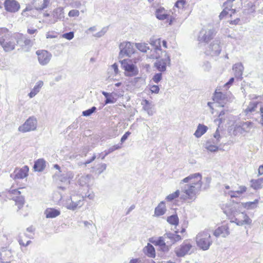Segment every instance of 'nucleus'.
Returning a JSON list of instances; mask_svg holds the SVG:
<instances>
[{"label":"nucleus","instance_id":"864d4df0","mask_svg":"<svg viewBox=\"0 0 263 263\" xmlns=\"http://www.w3.org/2000/svg\"><path fill=\"white\" fill-rule=\"evenodd\" d=\"M62 37L63 38L66 39L68 40H70L73 38L74 33L73 32H69L65 33L62 35Z\"/></svg>","mask_w":263,"mask_h":263},{"label":"nucleus","instance_id":"680f3d73","mask_svg":"<svg viewBox=\"0 0 263 263\" xmlns=\"http://www.w3.org/2000/svg\"><path fill=\"white\" fill-rule=\"evenodd\" d=\"M247 6L250 8V13H253L255 11V5L252 3H249Z\"/></svg>","mask_w":263,"mask_h":263},{"label":"nucleus","instance_id":"5fc2aeb1","mask_svg":"<svg viewBox=\"0 0 263 263\" xmlns=\"http://www.w3.org/2000/svg\"><path fill=\"white\" fill-rule=\"evenodd\" d=\"M202 68L204 71H209L211 68V65L209 62H204L202 65Z\"/></svg>","mask_w":263,"mask_h":263},{"label":"nucleus","instance_id":"13d9d810","mask_svg":"<svg viewBox=\"0 0 263 263\" xmlns=\"http://www.w3.org/2000/svg\"><path fill=\"white\" fill-rule=\"evenodd\" d=\"M63 175H65V177L69 180L70 179L73 178L74 175L71 172H63Z\"/></svg>","mask_w":263,"mask_h":263},{"label":"nucleus","instance_id":"f03ea898","mask_svg":"<svg viewBox=\"0 0 263 263\" xmlns=\"http://www.w3.org/2000/svg\"><path fill=\"white\" fill-rule=\"evenodd\" d=\"M0 45L5 52H10L15 49V44L7 28H3L0 30Z\"/></svg>","mask_w":263,"mask_h":263},{"label":"nucleus","instance_id":"dca6fc26","mask_svg":"<svg viewBox=\"0 0 263 263\" xmlns=\"http://www.w3.org/2000/svg\"><path fill=\"white\" fill-rule=\"evenodd\" d=\"M4 7L7 11L12 13L18 11L20 9V4L15 0H6Z\"/></svg>","mask_w":263,"mask_h":263},{"label":"nucleus","instance_id":"09e8293b","mask_svg":"<svg viewBox=\"0 0 263 263\" xmlns=\"http://www.w3.org/2000/svg\"><path fill=\"white\" fill-rule=\"evenodd\" d=\"M186 4L185 0H178L175 4V7L179 9H183Z\"/></svg>","mask_w":263,"mask_h":263},{"label":"nucleus","instance_id":"4be33fe9","mask_svg":"<svg viewBox=\"0 0 263 263\" xmlns=\"http://www.w3.org/2000/svg\"><path fill=\"white\" fill-rule=\"evenodd\" d=\"M161 40L160 39H156L154 37H153L150 39V44L154 46L155 51L156 52L157 55H154L153 58H155L156 59L158 58L159 56V53L158 52L161 51Z\"/></svg>","mask_w":263,"mask_h":263},{"label":"nucleus","instance_id":"7ed1b4c3","mask_svg":"<svg viewBox=\"0 0 263 263\" xmlns=\"http://www.w3.org/2000/svg\"><path fill=\"white\" fill-rule=\"evenodd\" d=\"M196 240L198 247L204 251L209 249L213 242L208 230L199 233L196 236Z\"/></svg>","mask_w":263,"mask_h":263},{"label":"nucleus","instance_id":"b1692460","mask_svg":"<svg viewBox=\"0 0 263 263\" xmlns=\"http://www.w3.org/2000/svg\"><path fill=\"white\" fill-rule=\"evenodd\" d=\"M143 109L149 116H153L154 114L153 105L148 100L145 99L141 102Z\"/></svg>","mask_w":263,"mask_h":263},{"label":"nucleus","instance_id":"a18cd8bd","mask_svg":"<svg viewBox=\"0 0 263 263\" xmlns=\"http://www.w3.org/2000/svg\"><path fill=\"white\" fill-rule=\"evenodd\" d=\"M107 165L105 163L100 164L96 170V172L100 175L106 169Z\"/></svg>","mask_w":263,"mask_h":263},{"label":"nucleus","instance_id":"bb28decb","mask_svg":"<svg viewBox=\"0 0 263 263\" xmlns=\"http://www.w3.org/2000/svg\"><path fill=\"white\" fill-rule=\"evenodd\" d=\"M166 211L165 204L164 201L160 202L155 209V216L159 217L164 215Z\"/></svg>","mask_w":263,"mask_h":263},{"label":"nucleus","instance_id":"c85d7f7f","mask_svg":"<svg viewBox=\"0 0 263 263\" xmlns=\"http://www.w3.org/2000/svg\"><path fill=\"white\" fill-rule=\"evenodd\" d=\"M78 183L81 186H87L91 179L90 175H82L79 176Z\"/></svg>","mask_w":263,"mask_h":263},{"label":"nucleus","instance_id":"8fccbe9b","mask_svg":"<svg viewBox=\"0 0 263 263\" xmlns=\"http://www.w3.org/2000/svg\"><path fill=\"white\" fill-rule=\"evenodd\" d=\"M162 79V73L161 72L160 73H156L153 77V81L155 83H158Z\"/></svg>","mask_w":263,"mask_h":263},{"label":"nucleus","instance_id":"338daca9","mask_svg":"<svg viewBox=\"0 0 263 263\" xmlns=\"http://www.w3.org/2000/svg\"><path fill=\"white\" fill-rule=\"evenodd\" d=\"M82 6V3L80 1H77L72 3V6L73 8H79Z\"/></svg>","mask_w":263,"mask_h":263},{"label":"nucleus","instance_id":"2eb2a0df","mask_svg":"<svg viewBox=\"0 0 263 263\" xmlns=\"http://www.w3.org/2000/svg\"><path fill=\"white\" fill-rule=\"evenodd\" d=\"M38 56V61L42 65L47 64L51 57V54L46 50H38L36 51Z\"/></svg>","mask_w":263,"mask_h":263},{"label":"nucleus","instance_id":"a19ab883","mask_svg":"<svg viewBox=\"0 0 263 263\" xmlns=\"http://www.w3.org/2000/svg\"><path fill=\"white\" fill-rule=\"evenodd\" d=\"M221 138V137L219 134L218 128H217L214 134V139H212L213 143L215 144H218L220 142Z\"/></svg>","mask_w":263,"mask_h":263},{"label":"nucleus","instance_id":"0eeeda50","mask_svg":"<svg viewBox=\"0 0 263 263\" xmlns=\"http://www.w3.org/2000/svg\"><path fill=\"white\" fill-rule=\"evenodd\" d=\"M37 123V121L35 117H30L23 125L19 126L18 130L22 133L35 130L36 128Z\"/></svg>","mask_w":263,"mask_h":263},{"label":"nucleus","instance_id":"20e7f679","mask_svg":"<svg viewBox=\"0 0 263 263\" xmlns=\"http://www.w3.org/2000/svg\"><path fill=\"white\" fill-rule=\"evenodd\" d=\"M216 31L213 26L211 25L204 26L200 31L198 41L199 43H207L214 37Z\"/></svg>","mask_w":263,"mask_h":263},{"label":"nucleus","instance_id":"de8ad7c7","mask_svg":"<svg viewBox=\"0 0 263 263\" xmlns=\"http://www.w3.org/2000/svg\"><path fill=\"white\" fill-rule=\"evenodd\" d=\"M63 172H62V173H61L60 174L59 173H55V176H57L58 177V179L61 181V182H67V183H69V180H68L67 178L65 177V175H63Z\"/></svg>","mask_w":263,"mask_h":263},{"label":"nucleus","instance_id":"49530a36","mask_svg":"<svg viewBox=\"0 0 263 263\" xmlns=\"http://www.w3.org/2000/svg\"><path fill=\"white\" fill-rule=\"evenodd\" d=\"M121 146L119 144L115 145L110 147L107 151H105V156L108 155L109 154L113 152L115 150L120 149Z\"/></svg>","mask_w":263,"mask_h":263},{"label":"nucleus","instance_id":"79ce46f5","mask_svg":"<svg viewBox=\"0 0 263 263\" xmlns=\"http://www.w3.org/2000/svg\"><path fill=\"white\" fill-rule=\"evenodd\" d=\"M96 110L97 108L95 106H93L90 109L83 111L82 112V115L85 117H88L93 112H96Z\"/></svg>","mask_w":263,"mask_h":263},{"label":"nucleus","instance_id":"393cba45","mask_svg":"<svg viewBox=\"0 0 263 263\" xmlns=\"http://www.w3.org/2000/svg\"><path fill=\"white\" fill-rule=\"evenodd\" d=\"M253 123L250 121L240 122L239 125H236L237 128L241 129L240 133L249 132L252 127Z\"/></svg>","mask_w":263,"mask_h":263},{"label":"nucleus","instance_id":"bf43d9fd","mask_svg":"<svg viewBox=\"0 0 263 263\" xmlns=\"http://www.w3.org/2000/svg\"><path fill=\"white\" fill-rule=\"evenodd\" d=\"M159 87L158 85H153L151 87V91L152 93H158L159 92Z\"/></svg>","mask_w":263,"mask_h":263},{"label":"nucleus","instance_id":"052dcab7","mask_svg":"<svg viewBox=\"0 0 263 263\" xmlns=\"http://www.w3.org/2000/svg\"><path fill=\"white\" fill-rule=\"evenodd\" d=\"M131 134V133L129 131L126 132L121 137V143H123L128 137V136Z\"/></svg>","mask_w":263,"mask_h":263},{"label":"nucleus","instance_id":"37998d69","mask_svg":"<svg viewBox=\"0 0 263 263\" xmlns=\"http://www.w3.org/2000/svg\"><path fill=\"white\" fill-rule=\"evenodd\" d=\"M179 194H180V191L179 190H177L174 193L168 195L166 197V199L168 201H171L173 200V199L178 197L179 195Z\"/></svg>","mask_w":263,"mask_h":263},{"label":"nucleus","instance_id":"1a4fd4ad","mask_svg":"<svg viewBox=\"0 0 263 263\" xmlns=\"http://www.w3.org/2000/svg\"><path fill=\"white\" fill-rule=\"evenodd\" d=\"M15 39L17 44L25 51H28L32 46L31 40L22 34H17Z\"/></svg>","mask_w":263,"mask_h":263},{"label":"nucleus","instance_id":"6ab92c4d","mask_svg":"<svg viewBox=\"0 0 263 263\" xmlns=\"http://www.w3.org/2000/svg\"><path fill=\"white\" fill-rule=\"evenodd\" d=\"M213 234L216 237H226L230 234L229 227L228 224H223L219 227L214 231Z\"/></svg>","mask_w":263,"mask_h":263},{"label":"nucleus","instance_id":"c756f323","mask_svg":"<svg viewBox=\"0 0 263 263\" xmlns=\"http://www.w3.org/2000/svg\"><path fill=\"white\" fill-rule=\"evenodd\" d=\"M45 161L43 159H39L34 162L33 168L35 171L42 172L45 167Z\"/></svg>","mask_w":263,"mask_h":263},{"label":"nucleus","instance_id":"aec40b11","mask_svg":"<svg viewBox=\"0 0 263 263\" xmlns=\"http://www.w3.org/2000/svg\"><path fill=\"white\" fill-rule=\"evenodd\" d=\"M155 15L157 19L161 21L168 19L170 16L168 11L163 7H160L156 9Z\"/></svg>","mask_w":263,"mask_h":263},{"label":"nucleus","instance_id":"3c124183","mask_svg":"<svg viewBox=\"0 0 263 263\" xmlns=\"http://www.w3.org/2000/svg\"><path fill=\"white\" fill-rule=\"evenodd\" d=\"M107 30H108V27H105L103 28L100 31L96 33L94 35V36L95 37H100L102 36L103 35H104L105 34V33L107 31Z\"/></svg>","mask_w":263,"mask_h":263},{"label":"nucleus","instance_id":"c9c22d12","mask_svg":"<svg viewBox=\"0 0 263 263\" xmlns=\"http://www.w3.org/2000/svg\"><path fill=\"white\" fill-rule=\"evenodd\" d=\"M144 250L148 257H155V250L152 245L148 243L147 246L144 248Z\"/></svg>","mask_w":263,"mask_h":263},{"label":"nucleus","instance_id":"423d86ee","mask_svg":"<svg viewBox=\"0 0 263 263\" xmlns=\"http://www.w3.org/2000/svg\"><path fill=\"white\" fill-rule=\"evenodd\" d=\"M83 197L79 195H73L67 199L65 204V206L71 210H75L77 208L81 207L83 204Z\"/></svg>","mask_w":263,"mask_h":263},{"label":"nucleus","instance_id":"f8f14e48","mask_svg":"<svg viewBox=\"0 0 263 263\" xmlns=\"http://www.w3.org/2000/svg\"><path fill=\"white\" fill-rule=\"evenodd\" d=\"M192 248V246L191 243L184 241L180 246L175 248V252L178 257H183L190 253Z\"/></svg>","mask_w":263,"mask_h":263},{"label":"nucleus","instance_id":"4468645a","mask_svg":"<svg viewBox=\"0 0 263 263\" xmlns=\"http://www.w3.org/2000/svg\"><path fill=\"white\" fill-rule=\"evenodd\" d=\"M28 166L25 165L21 168H16L13 173L10 175V177L14 179H24L28 176Z\"/></svg>","mask_w":263,"mask_h":263},{"label":"nucleus","instance_id":"9d476101","mask_svg":"<svg viewBox=\"0 0 263 263\" xmlns=\"http://www.w3.org/2000/svg\"><path fill=\"white\" fill-rule=\"evenodd\" d=\"M52 18L46 20L45 22L48 24H53L55 23L58 20L64 18V9L60 7L54 9L51 14Z\"/></svg>","mask_w":263,"mask_h":263},{"label":"nucleus","instance_id":"c03bdc74","mask_svg":"<svg viewBox=\"0 0 263 263\" xmlns=\"http://www.w3.org/2000/svg\"><path fill=\"white\" fill-rule=\"evenodd\" d=\"M43 86V82L42 81H39L36 83L35 85L32 89V90L36 93H37L40 91L41 88Z\"/></svg>","mask_w":263,"mask_h":263},{"label":"nucleus","instance_id":"774afa93","mask_svg":"<svg viewBox=\"0 0 263 263\" xmlns=\"http://www.w3.org/2000/svg\"><path fill=\"white\" fill-rule=\"evenodd\" d=\"M226 113V111L225 110H221L220 113H219V120L220 121V123H222L223 122V121L224 120V119H223L222 116H223Z\"/></svg>","mask_w":263,"mask_h":263},{"label":"nucleus","instance_id":"e433bc0d","mask_svg":"<svg viewBox=\"0 0 263 263\" xmlns=\"http://www.w3.org/2000/svg\"><path fill=\"white\" fill-rule=\"evenodd\" d=\"M258 104V102H251L245 109V112L248 114L254 111L257 108Z\"/></svg>","mask_w":263,"mask_h":263},{"label":"nucleus","instance_id":"4d7b16f0","mask_svg":"<svg viewBox=\"0 0 263 263\" xmlns=\"http://www.w3.org/2000/svg\"><path fill=\"white\" fill-rule=\"evenodd\" d=\"M116 101V100L114 97H112V93L110 95V96H108L107 98L106 99L105 101V104H107L109 103H114Z\"/></svg>","mask_w":263,"mask_h":263},{"label":"nucleus","instance_id":"a211bd4d","mask_svg":"<svg viewBox=\"0 0 263 263\" xmlns=\"http://www.w3.org/2000/svg\"><path fill=\"white\" fill-rule=\"evenodd\" d=\"M231 222H235L238 226H242L244 224H250L252 222V220L249 217L243 212L240 213L237 217L235 218Z\"/></svg>","mask_w":263,"mask_h":263},{"label":"nucleus","instance_id":"9b49d317","mask_svg":"<svg viewBox=\"0 0 263 263\" xmlns=\"http://www.w3.org/2000/svg\"><path fill=\"white\" fill-rule=\"evenodd\" d=\"M220 42L218 39L214 40L210 45L209 49L206 50V53L211 56H217L221 51L220 45Z\"/></svg>","mask_w":263,"mask_h":263},{"label":"nucleus","instance_id":"f257e3e1","mask_svg":"<svg viewBox=\"0 0 263 263\" xmlns=\"http://www.w3.org/2000/svg\"><path fill=\"white\" fill-rule=\"evenodd\" d=\"M202 176L199 173L191 174L180 182L181 192L183 194L181 198L183 200H195L196 195L201 190Z\"/></svg>","mask_w":263,"mask_h":263},{"label":"nucleus","instance_id":"412c9836","mask_svg":"<svg viewBox=\"0 0 263 263\" xmlns=\"http://www.w3.org/2000/svg\"><path fill=\"white\" fill-rule=\"evenodd\" d=\"M213 100L217 102L218 106L224 107L227 98L226 97V95L223 94L221 92L216 91L214 96Z\"/></svg>","mask_w":263,"mask_h":263},{"label":"nucleus","instance_id":"4c0bfd02","mask_svg":"<svg viewBox=\"0 0 263 263\" xmlns=\"http://www.w3.org/2000/svg\"><path fill=\"white\" fill-rule=\"evenodd\" d=\"M167 221L171 224L177 226L179 223V218L177 215H172L167 218Z\"/></svg>","mask_w":263,"mask_h":263},{"label":"nucleus","instance_id":"cd10ccee","mask_svg":"<svg viewBox=\"0 0 263 263\" xmlns=\"http://www.w3.org/2000/svg\"><path fill=\"white\" fill-rule=\"evenodd\" d=\"M47 218H53L60 215L61 212L58 209L54 208H48L44 212Z\"/></svg>","mask_w":263,"mask_h":263},{"label":"nucleus","instance_id":"a878e982","mask_svg":"<svg viewBox=\"0 0 263 263\" xmlns=\"http://www.w3.org/2000/svg\"><path fill=\"white\" fill-rule=\"evenodd\" d=\"M243 66L242 63H238L235 64L233 66V70L234 71L235 77L238 78H242L241 76L243 71Z\"/></svg>","mask_w":263,"mask_h":263},{"label":"nucleus","instance_id":"7c9ffc66","mask_svg":"<svg viewBox=\"0 0 263 263\" xmlns=\"http://www.w3.org/2000/svg\"><path fill=\"white\" fill-rule=\"evenodd\" d=\"M258 203L259 200L255 199L253 201L242 202L241 203V205L242 206H243L245 209H247V210H253L257 207Z\"/></svg>","mask_w":263,"mask_h":263},{"label":"nucleus","instance_id":"473e14b6","mask_svg":"<svg viewBox=\"0 0 263 263\" xmlns=\"http://www.w3.org/2000/svg\"><path fill=\"white\" fill-rule=\"evenodd\" d=\"M164 237L171 240L172 243H174L181 239V237L176 234L172 233H166L164 234Z\"/></svg>","mask_w":263,"mask_h":263},{"label":"nucleus","instance_id":"6e6552de","mask_svg":"<svg viewBox=\"0 0 263 263\" xmlns=\"http://www.w3.org/2000/svg\"><path fill=\"white\" fill-rule=\"evenodd\" d=\"M120 53L119 58H123L125 56L130 57L135 52L133 44L129 42H124L121 43L119 46Z\"/></svg>","mask_w":263,"mask_h":263},{"label":"nucleus","instance_id":"f3484780","mask_svg":"<svg viewBox=\"0 0 263 263\" xmlns=\"http://www.w3.org/2000/svg\"><path fill=\"white\" fill-rule=\"evenodd\" d=\"M12 257L10 250L6 248H0V263H10Z\"/></svg>","mask_w":263,"mask_h":263},{"label":"nucleus","instance_id":"58836bf2","mask_svg":"<svg viewBox=\"0 0 263 263\" xmlns=\"http://www.w3.org/2000/svg\"><path fill=\"white\" fill-rule=\"evenodd\" d=\"M136 48L142 52H146L149 49V46L147 44L143 43H136L135 44Z\"/></svg>","mask_w":263,"mask_h":263},{"label":"nucleus","instance_id":"e2e57ef3","mask_svg":"<svg viewBox=\"0 0 263 263\" xmlns=\"http://www.w3.org/2000/svg\"><path fill=\"white\" fill-rule=\"evenodd\" d=\"M226 8H227V7H225V9L223 10V11L220 13L219 15V17L220 20H222L225 16H226L228 12L226 10Z\"/></svg>","mask_w":263,"mask_h":263},{"label":"nucleus","instance_id":"ea45409f","mask_svg":"<svg viewBox=\"0 0 263 263\" xmlns=\"http://www.w3.org/2000/svg\"><path fill=\"white\" fill-rule=\"evenodd\" d=\"M166 237H164V235L163 236L159 237L157 239H155L153 241H152V243L154 244L155 246H158L160 247L164 246L165 242V238Z\"/></svg>","mask_w":263,"mask_h":263},{"label":"nucleus","instance_id":"603ef678","mask_svg":"<svg viewBox=\"0 0 263 263\" xmlns=\"http://www.w3.org/2000/svg\"><path fill=\"white\" fill-rule=\"evenodd\" d=\"M15 201L16 204L17 205L18 209H20L24 204V198L22 197H19Z\"/></svg>","mask_w":263,"mask_h":263},{"label":"nucleus","instance_id":"69168bd1","mask_svg":"<svg viewBox=\"0 0 263 263\" xmlns=\"http://www.w3.org/2000/svg\"><path fill=\"white\" fill-rule=\"evenodd\" d=\"M160 248V249L164 252H168L170 249V247L168 245H166V243L164 244V246H162Z\"/></svg>","mask_w":263,"mask_h":263},{"label":"nucleus","instance_id":"5701e85b","mask_svg":"<svg viewBox=\"0 0 263 263\" xmlns=\"http://www.w3.org/2000/svg\"><path fill=\"white\" fill-rule=\"evenodd\" d=\"M49 3V0H33V1L34 7L37 10H42L47 8Z\"/></svg>","mask_w":263,"mask_h":263},{"label":"nucleus","instance_id":"6e6d98bb","mask_svg":"<svg viewBox=\"0 0 263 263\" xmlns=\"http://www.w3.org/2000/svg\"><path fill=\"white\" fill-rule=\"evenodd\" d=\"M79 15V11L76 9L70 10L68 13V15L70 17L78 16Z\"/></svg>","mask_w":263,"mask_h":263},{"label":"nucleus","instance_id":"72a5a7b5","mask_svg":"<svg viewBox=\"0 0 263 263\" xmlns=\"http://www.w3.org/2000/svg\"><path fill=\"white\" fill-rule=\"evenodd\" d=\"M217 144H215L213 143L212 140H208L205 144V148L211 152H216L218 149V147L217 146Z\"/></svg>","mask_w":263,"mask_h":263},{"label":"nucleus","instance_id":"f704fd0d","mask_svg":"<svg viewBox=\"0 0 263 263\" xmlns=\"http://www.w3.org/2000/svg\"><path fill=\"white\" fill-rule=\"evenodd\" d=\"M251 187L255 190H258L262 187L263 178H260L256 180H252L251 181Z\"/></svg>","mask_w":263,"mask_h":263},{"label":"nucleus","instance_id":"2f4dec72","mask_svg":"<svg viewBox=\"0 0 263 263\" xmlns=\"http://www.w3.org/2000/svg\"><path fill=\"white\" fill-rule=\"evenodd\" d=\"M207 129L208 127L206 126L199 124L194 133V135L197 138H199L206 133Z\"/></svg>","mask_w":263,"mask_h":263},{"label":"nucleus","instance_id":"0e129e2a","mask_svg":"<svg viewBox=\"0 0 263 263\" xmlns=\"http://www.w3.org/2000/svg\"><path fill=\"white\" fill-rule=\"evenodd\" d=\"M234 81V78H231L229 80V81L224 84V87L227 89V88H229V87L233 83Z\"/></svg>","mask_w":263,"mask_h":263},{"label":"nucleus","instance_id":"39448f33","mask_svg":"<svg viewBox=\"0 0 263 263\" xmlns=\"http://www.w3.org/2000/svg\"><path fill=\"white\" fill-rule=\"evenodd\" d=\"M121 68L124 70L125 76L135 77L138 74L139 70L137 66L132 63L129 59H124L120 61Z\"/></svg>","mask_w":263,"mask_h":263},{"label":"nucleus","instance_id":"ddd939ff","mask_svg":"<svg viewBox=\"0 0 263 263\" xmlns=\"http://www.w3.org/2000/svg\"><path fill=\"white\" fill-rule=\"evenodd\" d=\"M171 60L170 57L164 52V57L158 60L155 63V66L160 72L166 70V66L170 64Z\"/></svg>","mask_w":263,"mask_h":263}]
</instances>
